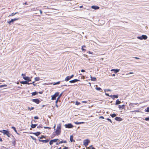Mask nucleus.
Returning a JSON list of instances; mask_svg holds the SVG:
<instances>
[{
	"label": "nucleus",
	"instance_id": "obj_1",
	"mask_svg": "<svg viewBox=\"0 0 149 149\" xmlns=\"http://www.w3.org/2000/svg\"><path fill=\"white\" fill-rule=\"evenodd\" d=\"M0 132L3 133V134L6 135L9 137H10V135H11V134L10 133L9 131L8 130H3L0 131Z\"/></svg>",
	"mask_w": 149,
	"mask_h": 149
},
{
	"label": "nucleus",
	"instance_id": "obj_2",
	"mask_svg": "<svg viewBox=\"0 0 149 149\" xmlns=\"http://www.w3.org/2000/svg\"><path fill=\"white\" fill-rule=\"evenodd\" d=\"M137 38L140 40H146L148 37L146 35H142L141 36H137Z\"/></svg>",
	"mask_w": 149,
	"mask_h": 149
},
{
	"label": "nucleus",
	"instance_id": "obj_3",
	"mask_svg": "<svg viewBox=\"0 0 149 149\" xmlns=\"http://www.w3.org/2000/svg\"><path fill=\"white\" fill-rule=\"evenodd\" d=\"M59 93V92H57L54 95H52L51 99L52 100H55L56 97L58 96Z\"/></svg>",
	"mask_w": 149,
	"mask_h": 149
},
{
	"label": "nucleus",
	"instance_id": "obj_4",
	"mask_svg": "<svg viewBox=\"0 0 149 149\" xmlns=\"http://www.w3.org/2000/svg\"><path fill=\"white\" fill-rule=\"evenodd\" d=\"M65 127L66 128H71L73 127V126L71 123H68L65 125Z\"/></svg>",
	"mask_w": 149,
	"mask_h": 149
},
{
	"label": "nucleus",
	"instance_id": "obj_5",
	"mask_svg": "<svg viewBox=\"0 0 149 149\" xmlns=\"http://www.w3.org/2000/svg\"><path fill=\"white\" fill-rule=\"evenodd\" d=\"M89 142V140L88 139L84 140V141L83 144L85 147H86L88 145V143Z\"/></svg>",
	"mask_w": 149,
	"mask_h": 149
},
{
	"label": "nucleus",
	"instance_id": "obj_6",
	"mask_svg": "<svg viewBox=\"0 0 149 149\" xmlns=\"http://www.w3.org/2000/svg\"><path fill=\"white\" fill-rule=\"evenodd\" d=\"M74 76V74L72 75L71 76H67L65 79V81H68Z\"/></svg>",
	"mask_w": 149,
	"mask_h": 149
},
{
	"label": "nucleus",
	"instance_id": "obj_7",
	"mask_svg": "<svg viewBox=\"0 0 149 149\" xmlns=\"http://www.w3.org/2000/svg\"><path fill=\"white\" fill-rule=\"evenodd\" d=\"M19 19V18H15L13 19H11V20L9 21H8L7 22L10 24L11 23H13L14 22L17 20Z\"/></svg>",
	"mask_w": 149,
	"mask_h": 149
},
{
	"label": "nucleus",
	"instance_id": "obj_8",
	"mask_svg": "<svg viewBox=\"0 0 149 149\" xmlns=\"http://www.w3.org/2000/svg\"><path fill=\"white\" fill-rule=\"evenodd\" d=\"M32 101L37 104H39L40 102V101L38 99H33L32 100Z\"/></svg>",
	"mask_w": 149,
	"mask_h": 149
},
{
	"label": "nucleus",
	"instance_id": "obj_9",
	"mask_svg": "<svg viewBox=\"0 0 149 149\" xmlns=\"http://www.w3.org/2000/svg\"><path fill=\"white\" fill-rule=\"evenodd\" d=\"M38 141L40 142H42L45 143H46L48 142L49 141V139H47L46 140H41L40 139H39Z\"/></svg>",
	"mask_w": 149,
	"mask_h": 149
},
{
	"label": "nucleus",
	"instance_id": "obj_10",
	"mask_svg": "<svg viewBox=\"0 0 149 149\" xmlns=\"http://www.w3.org/2000/svg\"><path fill=\"white\" fill-rule=\"evenodd\" d=\"M118 107L120 110H122L125 109V105L124 104H123L122 105H119Z\"/></svg>",
	"mask_w": 149,
	"mask_h": 149
},
{
	"label": "nucleus",
	"instance_id": "obj_11",
	"mask_svg": "<svg viewBox=\"0 0 149 149\" xmlns=\"http://www.w3.org/2000/svg\"><path fill=\"white\" fill-rule=\"evenodd\" d=\"M80 80L77 79H75L73 80H70L69 81V82L71 83H74L77 81H79Z\"/></svg>",
	"mask_w": 149,
	"mask_h": 149
},
{
	"label": "nucleus",
	"instance_id": "obj_12",
	"mask_svg": "<svg viewBox=\"0 0 149 149\" xmlns=\"http://www.w3.org/2000/svg\"><path fill=\"white\" fill-rule=\"evenodd\" d=\"M20 83L21 84H23L29 85V84H31V83H29V82H28L27 81H21L20 82Z\"/></svg>",
	"mask_w": 149,
	"mask_h": 149
},
{
	"label": "nucleus",
	"instance_id": "obj_13",
	"mask_svg": "<svg viewBox=\"0 0 149 149\" xmlns=\"http://www.w3.org/2000/svg\"><path fill=\"white\" fill-rule=\"evenodd\" d=\"M67 142V141L66 140H64V141L63 140H62L61 141H59V142H57L56 143V145H59L61 143H66Z\"/></svg>",
	"mask_w": 149,
	"mask_h": 149
},
{
	"label": "nucleus",
	"instance_id": "obj_14",
	"mask_svg": "<svg viewBox=\"0 0 149 149\" xmlns=\"http://www.w3.org/2000/svg\"><path fill=\"white\" fill-rule=\"evenodd\" d=\"M41 133L40 132H31L30 134H33L35 135L36 136H38L41 134Z\"/></svg>",
	"mask_w": 149,
	"mask_h": 149
},
{
	"label": "nucleus",
	"instance_id": "obj_15",
	"mask_svg": "<svg viewBox=\"0 0 149 149\" xmlns=\"http://www.w3.org/2000/svg\"><path fill=\"white\" fill-rule=\"evenodd\" d=\"M115 119L118 121H120L123 120L120 117H116L115 118Z\"/></svg>",
	"mask_w": 149,
	"mask_h": 149
},
{
	"label": "nucleus",
	"instance_id": "obj_16",
	"mask_svg": "<svg viewBox=\"0 0 149 149\" xmlns=\"http://www.w3.org/2000/svg\"><path fill=\"white\" fill-rule=\"evenodd\" d=\"M32 121L31 122V127L32 128H34L36 127L38 125L37 124H33L32 123Z\"/></svg>",
	"mask_w": 149,
	"mask_h": 149
},
{
	"label": "nucleus",
	"instance_id": "obj_17",
	"mask_svg": "<svg viewBox=\"0 0 149 149\" xmlns=\"http://www.w3.org/2000/svg\"><path fill=\"white\" fill-rule=\"evenodd\" d=\"M99 7L96 6H91V8L95 10H97L99 8Z\"/></svg>",
	"mask_w": 149,
	"mask_h": 149
},
{
	"label": "nucleus",
	"instance_id": "obj_18",
	"mask_svg": "<svg viewBox=\"0 0 149 149\" xmlns=\"http://www.w3.org/2000/svg\"><path fill=\"white\" fill-rule=\"evenodd\" d=\"M61 132V130H56L55 131L56 134L57 135H59Z\"/></svg>",
	"mask_w": 149,
	"mask_h": 149
},
{
	"label": "nucleus",
	"instance_id": "obj_19",
	"mask_svg": "<svg viewBox=\"0 0 149 149\" xmlns=\"http://www.w3.org/2000/svg\"><path fill=\"white\" fill-rule=\"evenodd\" d=\"M121 102L118 99H117L116 101L115 105H117L121 103Z\"/></svg>",
	"mask_w": 149,
	"mask_h": 149
},
{
	"label": "nucleus",
	"instance_id": "obj_20",
	"mask_svg": "<svg viewBox=\"0 0 149 149\" xmlns=\"http://www.w3.org/2000/svg\"><path fill=\"white\" fill-rule=\"evenodd\" d=\"M137 103H130L129 104V106L130 107H134L135 105H136Z\"/></svg>",
	"mask_w": 149,
	"mask_h": 149
},
{
	"label": "nucleus",
	"instance_id": "obj_21",
	"mask_svg": "<svg viewBox=\"0 0 149 149\" xmlns=\"http://www.w3.org/2000/svg\"><path fill=\"white\" fill-rule=\"evenodd\" d=\"M91 80L93 81H96V78L95 77H92L91 76Z\"/></svg>",
	"mask_w": 149,
	"mask_h": 149
},
{
	"label": "nucleus",
	"instance_id": "obj_22",
	"mask_svg": "<svg viewBox=\"0 0 149 149\" xmlns=\"http://www.w3.org/2000/svg\"><path fill=\"white\" fill-rule=\"evenodd\" d=\"M74 123L76 125H79V124L84 123V122H78L77 121V122H74Z\"/></svg>",
	"mask_w": 149,
	"mask_h": 149
},
{
	"label": "nucleus",
	"instance_id": "obj_23",
	"mask_svg": "<svg viewBox=\"0 0 149 149\" xmlns=\"http://www.w3.org/2000/svg\"><path fill=\"white\" fill-rule=\"evenodd\" d=\"M11 128L13 129L14 131L18 134L19 135V134L18 133V132H17V130L16 129V128L13 126L11 127Z\"/></svg>",
	"mask_w": 149,
	"mask_h": 149
},
{
	"label": "nucleus",
	"instance_id": "obj_24",
	"mask_svg": "<svg viewBox=\"0 0 149 149\" xmlns=\"http://www.w3.org/2000/svg\"><path fill=\"white\" fill-rule=\"evenodd\" d=\"M32 94V96H35L36 95H37L38 94V93L37 91H35L31 93Z\"/></svg>",
	"mask_w": 149,
	"mask_h": 149
},
{
	"label": "nucleus",
	"instance_id": "obj_25",
	"mask_svg": "<svg viewBox=\"0 0 149 149\" xmlns=\"http://www.w3.org/2000/svg\"><path fill=\"white\" fill-rule=\"evenodd\" d=\"M117 114H116L115 113H113L112 114H110V116L112 117V118H114V117H116L117 115Z\"/></svg>",
	"mask_w": 149,
	"mask_h": 149
},
{
	"label": "nucleus",
	"instance_id": "obj_26",
	"mask_svg": "<svg viewBox=\"0 0 149 149\" xmlns=\"http://www.w3.org/2000/svg\"><path fill=\"white\" fill-rule=\"evenodd\" d=\"M61 126L60 125H58L57 126L56 130H61Z\"/></svg>",
	"mask_w": 149,
	"mask_h": 149
},
{
	"label": "nucleus",
	"instance_id": "obj_27",
	"mask_svg": "<svg viewBox=\"0 0 149 149\" xmlns=\"http://www.w3.org/2000/svg\"><path fill=\"white\" fill-rule=\"evenodd\" d=\"M70 140L71 142H72L73 141H74L73 140V136L72 135L70 136Z\"/></svg>",
	"mask_w": 149,
	"mask_h": 149
},
{
	"label": "nucleus",
	"instance_id": "obj_28",
	"mask_svg": "<svg viewBox=\"0 0 149 149\" xmlns=\"http://www.w3.org/2000/svg\"><path fill=\"white\" fill-rule=\"evenodd\" d=\"M29 77H23V79H24L25 81H27Z\"/></svg>",
	"mask_w": 149,
	"mask_h": 149
},
{
	"label": "nucleus",
	"instance_id": "obj_29",
	"mask_svg": "<svg viewBox=\"0 0 149 149\" xmlns=\"http://www.w3.org/2000/svg\"><path fill=\"white\" fill-rule=\"evenodd\" d=\"M118 95H113V99L114 100L115 98H118Z\"/></svg>",
	"mask_w": 149,
	"mask_h": 149
},
{
	"label": "nucleus",
	"instance_id": "obj_30",
	"mask_svg": "<svg viewBox=\"0 0 149 149\" xmlns=\"http://www.w3.org/2000/svg\"><path fill=\"white\" fill-rule=\"evenodd\" d=\"M17 13H18V12H16L15 13H12L10 15H9L8 16V17H9L10 16H13Z\"/></svg>",
	"mask_w": 149,
	"mask_h": 149
},
{
	"label": "nucleus",
	"instance_id": "obj_31",
	"mask_svg": "<svg viewBox=\"0 0 149 149\" xmlns=\"http://www.w3.org/2000/svg\"><path fill=\"white\" fill-rule=\"evenodd\" d=\"M63 92H62L60 94V95L58 96V97H57V99H58V100H59L60 97L62 96V94H63Z\"/></svg>",
	"mask_w": 149,
	"mask_h": 149
},
{
	"label": "nucleus",
	"instance_id": "obj_32",
	"mask_svg": "<svg viewBox=\"0 0 149 149\" xmlns=\"http://www.w3.org/2000/svg\"><path fill=\"white\" fill-rule=\"evenodd\" d=\"M34 79H35V81H38L40 80V78L39 77H36Z\"/></svg>",
	"mask_w": 149,
	"mask_h": 149
},
{
	"label": "nucleus",
	"instance_id": "obj_33",
	"mask_svg": "<svg viewBox=\"0 0 149 149\" xmlns=\"http://www.w3.org/2000/svg\"><path fill=\"white\" fill-rule=\"evenodd\" d=\"M88 149H95V148L94 147H93L92 145H91L88 148Z\"/></svg>",
	"mask_w": 149,
	"mask_h": 149
},
{
	"label": "nucleus",
	"instance_id": "obj_34",
	"mask_svg": "<svg viewBox=\"0 0 149 149\" xmlns=\"http://www.w3.org/2000/svg\"><path fill=\"white\" fill-rule=\"evenodd\" d=\"M145 111L146 112H149V107H147L145 109Z\"/></svg>",
	"mask_w": 149,
	"mask_h": 149
},
{
	"label": "nucleus",
	"instance_id": "obj_35",
	"mask_svg": "<svg viewBox=\"0 0 149 149\" xmlns=\"http://www.w3.org/2000/svg\"><path fill=\"white\" fill-rule=\"evenodd\" d=\"M119 70H120L119 69H115V70H114V72L115 73H116L117 72H119Z\"/></svg>",
	"mask_w": 149,
	"mask_h": 149
},
{
	"label": "nucleus",
	"instance_id": "obj_36",
	"mask_svg": "<svg viewBox=\"0 0 149 149\" xmlns=\"http://www.w3.org/2000/svg\"><path fill=\"white\" fill-rule=\"evenodd\" d=\"M59 140L58 139H55L52 140V141H53V143L56 142L57 141H59Z\"/></svg>",
	"mask_w": 149,
	"mask_h": 149
},
{
	"label": "nucleus",
	"instance_id": "obj_37",
	"mask_svg": "<svg viewBox=\"0 0 149 149\" xmlns=\"http://www.w3.org/2000/svg\"><path fill=\"white\" fill-rule=\"evenodd\" d=\"M95 89L97 90V91H101V90H102V89L100 87H96L95 88Z\"/></svg>",
	"mask_w": 149,
	"mask_h": 149
},
{
	"label": "nucleus",
	"instance_id": "obj_38",
	"mask_svg": "<svg viewBox=\"0 0 149 149\" xmlns=\"http://www.w3.org/2000/svg\"><path fill=\"white\" fill-rule=\"evenodd\" d=\"M60 83V82L59 81H58V82H55V83H54L53 84V85H58V84H59Z\"/></svg>",
	"mask_w": 149,
	"mask_h": 149
},
{
	"label": "nucleus",
	"instance_id": "obj_39",
	"mask_svg": "<svg viewBox=\"0 0 149 149\" xmlns=\"http://www.w3.org/2000/svg\"><path fill=\"white\" fill-rule=\"evenodd\" d=\"M0 149H8L4 146H1L0 147Z\"/></svg>",
	"mask_w": 149,
	"mask_h": 149
},
{
	"label": "nucleus",
	"instance_id": "obj_40",
	"mask_svg": "<svg viewBox=\"0 0 149 149\" xmlns=\"http://www.w3.org/2000/svg\"><path fill=\"white\" fill-rule=\"evenodd\" d=\"M46 136H45L42 135L41 136L39 137V138L40 139H42L43 138H45Z\"/></svg>",
	"mask_w": 149,
	"mask_h": 149
},
{
	"label": "nucleus",
	"instance_id": "obj_41",
	"mask_svg": "<svg viewBox=\"0 0 149 149\" xmlns=\"http://www.w3.org/2000/svg\"><path fill=\"white\" fill-rule=\"evenodd\" d=\"M30 137L31 139H32L33 140H34L35 141V142H36V138H35L33 136H31Z\"/></svg>",
	"mask_w": 149,
	"mask_h": 149
},
{
	"label": "nucleus",
	"instance_id": "obj_42",
	"mask_svg": "<svg viewBox=\"0 0 149 149\" xmlns=\"http://www.w3.org/2000/svg\"><path fill=\"white\" fill-rule=\"evenodd\" d=\"M12 144H13V146H15V145H16V141L15 140H14V141H13V142H12Z\"/></svg>",
	"mask_w": 149,
	"mask_h": 149
},
{
	"label": "nucleus",
	"instance_id": "obj_43",
	"mask_svg": "<svg viewBox=\"0 0 149 149\" xmlns=\"http://www.w3.org/2000/svg\"><path fill=\"white\" fill-rule=\"evenodd\" d=\"M106 120L109 121L111 123H112V122L111 120L110 119H109V118H106Z\"/></svg>",
	"mask_w": 149,
	"mask_h": 149
},
{
	"label": "nucleus",
	"instance_id": "obj_44",
	"mask_svg": "<svg viewBox=\"0 0 149 149\" xmlns=\"http://www.w3.org/2000/svg\"><path fill=\"white\" fill-rule=\"evenodd\" d=\"M80 104V103L78 102V101H76V103H75V104L77 105H79V104Z\"/></svg>",
	"mask_w": 149,
	"mask_h": 149
},
{
	"label": "nucleus",
	"instance_id": "obj_45",
	"mask_svg": "<svg viewBox=\"0 0 149 149\" xmlns=\"http://www.w3.org/2000/svg\"><path fill=\"white\" fill-rule=\"evenodd\" d=\"M34 109V107H32L31 108H30L29 107V110L31 111V110H33Z\"/></svg>",
	"mask_w": 149,
	"mask_h": 149
},
{
	"label": "nucleus",
	"instance_id": "obj_46",
	"mask_svg": "<svg viewBox=\"0 0 149 149\" xmlns=\"http://www.w3.org/2000/svg\"><path fill=\"white\" fill-rule=\"evenodd\" d=\"M7 86V85L6 84L3 85H0V88H2L4 87H6Z\"/></svg>",
	"mask_w": 149,
	"mask_h": 149
},
{
	"label": "nucleus",
	"instance_id": "obj_47",
	"mask_svg": "<svg viewBox=\"0 0 149 149\" xmlns=\"http://www.w3.org/2000/svg\"><path fill=\"white\" fill-rule=\"evenodd\" d=\"M53 143V141H52V140H50L49 141V144L50 145H52Z\"/></svg>",
	"mask_w": 149,
	"mask_h": 149
},
{
	"label": "nucleus",
	"instance_id": "obj_48",
	"mask_svg": "<svg viewBox=\"0 0 149 149\" xmlns=\"http://www.w3.org/2000/svg\"><path fill=\"white\" fill-rule=\"evenodd\" d=\"M37 128H42V126L41 125H39L38 126H37Z\"/></svg>",
	"mask_w": 149,
	"mask_h": 149
},
{
	"label": "nucleus",
	"instance_id": "obj_49",
	"mask_svg": "<svg viewBox=\"0 0 149 149\" xmlns=\"http://www.w3.org/2000/svg\"><path fill=\"white\" fill-rule=\"evenodd\" d=\"M104 91L105 92L106 91H111V90L110 89H104Z\"/></svg>",
	"mask_w": 149,
	"mask_h": 149
},
{
	"label": "nucleus",
	"instance_id": "obj_50",
	"mask_svg": "<svg viewBox=\"0 0 149 149\" xmlns=\"http://www.w3.org/2000/svg\"><path fill=\"white\" fill-rule=\"evenodd\" d=\"M34 119L36 120H38L39 119V117L38 116H35L34 117Z\"/></svg>",
	"mask_w": 149,
	"mask_h": 149
},
{
	"label": "nucleus",
	"instance_id": "obj_51",
	"mask_svg": "<svg viewBox=\"0 0 149 149\" xmlns=\"http://www.w3.org/2000/svg\"><path fill=\"white\" fill-rule=\"evenodd\" d=\"M44 128L45 129H50L51 128L50 127H46V126H45L44 127Z\"/></svg>",
	"mask_w": 149,
	"mask_h": 149
},
{
	"label": "nucleus",
	"instance_id": "obj_52",
	"mask_svg": "<svg viewBox=\"0 0 149 149\" xmlns=\"http://www.w3.org/2000/svg\"><path fill=\"white\" fill-rule=\"evenodd\" d=\"M35 82V81H33V82L32 83H31V84H33V85L34 86H36V84H34V83Z\"/></svg>",
	"mask_w": 149,
	"mask_h": 149
},
{
	"label": "nucleus",
	"instance_id": "obj_53",
	"mask_svg": "<svg viewBox=\"0 0 149 149\" xmlns=\"http://www.w3.org/2000/svg\"><path fill=\"white\" fill-rule=\"evenodd\" d=\"M31 81V79H30V77L29 78L28 80L27 81L28 82H29V81Z\"/></svg>",
	"mask_w": 149,
	"mask_h": 149
},
{
	"label": "nucleus",
	"instance_id": "obj_54",
	"mask_svg": "<svg viewBox=\"0 0 149 149\" xmlns=\"http://www.w3.org/2000/svg\"><path fill=\"white\" fill-rule=\"evenodd\" d=\"M59 100L58 99H57V100H56V102H55V103L56 104H57V103L58 102V101Z\"/></svg>",
	"mask_w": 149,
	"mask_h": 149
},
{
	"label": "nucleus",
	"instance_id": "obj_55",
	"mask_svg": "<svg viewBox=\"0 0 149 149\" xmlns=\"http://www.w3.org/2000/svg\"><path fill=\"white\" fill-rule=\"evenodd\" d=\"M81 49L83 51L85 52L86 51V49H85L81 47Z\"/></svg>",
	"mask_w": 149,
	"mask_h": 149
},
{
	"label": "nucleus",
	"instance_id": "obj_56",
	"mask_svg": "<svg viewBox=\"0 0 149 149\" xmlns=\"http://www.w3.org/2000/svg\"><path fill=\"white\" fill-rule=\"evenodd\" d=\"M63 149H68V147L65 146L64 148Z\"/></svg>",
	"mask_w": 149,
	"mask_h": 149
},
{
	"label": "nucleus",
	"instance_id": "obj_57",
	"mask_svg": "<svg viewBox=\"0 0 149 149\" xmlns=\"http://www.w3.org/2000/svg\"><path fill=\"white\" fill-rule=\"evenodd\" d=\"M99 118H102V119H104V118L103 116H100L99 117Z\"/></svg>",
	"mask_w": 149,
	"mask_h": 149
},
{
	"label": "nucleus",
	"instance_id": "obj_58",
	"mask_svg": "<svg viewBox=\"0 0 149 149\" xmlns=\"http://www.w3.org/2000/svg\"><path fill=\"white\" fill-rule=\"evenodd\" d=\"M21 75L23 77H25L26 76L23 73Z\"/></svg>",
	"mask_w": 149,
	"mask_h": 149
},
{
	"label": "nucleus",
	"instance_id": "obj_59",
	"mask_svg": "<svg viewBox=\"0 0 149 149\" xmlns=\"http://www.w3.org/2000/svg\"><path fill=\"white\" fill-rule=\"evenodd\" d=\"M105 95L107 96H109V95L108 93H105Z\"/></svg>",
	"mask_w": 149,
	"mask_h": 149
},
{
	"label": "nucleus",
	"instance_id": "obj_60",
	"mask_svg": "<svg viewBox=\"0 0 149 149\" xmlns=\"http://www.w3.org/2000/svg\"><path fill=\"white\" fill-rule=\"evenodd\" d=\"M81 71L82 72H85V71L84 70L82 69L81 70Z\"/></svg>",
	"mask_w": 149,
	"mask_h": 149
},
{
	"label": "nucleus",
	"instance_id": "obj_61",
	"mask_svg": "<svg viewBox=\"0 0 149 149\" xmlns=\"http://www.w3.org/2000/svg\"><path fill=\"white\" fill-rule=\"evenodd\" d=\"M109 96L110 97H111L113 99V95H109Z\"/></svg>",
	"mask_w": 149,
	"mask_h": 149
},
{
	"label": "nucleus",
	"instance_id": "obj_62",
	"mask_svg": "<svg viewBox=\"0 0 149 149\" xmlns=\"http://www.w3.org/2000/svg\"><path fill=\"white\" fill-rule=\"evenodd\" d=\"M133 73H134L132 72H130L128 74H133Z\"/></svg>",
	"mask_w": 149,
	"mask_h": 149
},
{
	"label": "nucleus",
	"instance_id": "obj_63",
	"mask_svg": "<svg viewBox=\"0 0 149 149\" xmlns=\"http://www.w3.org/2000/svg\"><path fill=\"white\" fill-rule=\"evenodd\" d=\"M0 141L1 142H2L3 141V140L1 138H0Z\"/></svg>",
	"mask_w": 149,
	"mask_h": 149
},
{
	"label": "nucleus",
	"instance_id": "obj_64",
	"mask_svg": "<svg viewBox=\"0 0 149 149\" xmlns=\"http://www.w3.org/2000/svg\"><path fill=\"white\" fill-rule=\"evenodd\" d=\"M38 93L40 94H42V92H41V91H40L38 92Z\"/></svg>",
	"mask_w": 149,
	"mask_h": 149
}]
</instances>
